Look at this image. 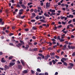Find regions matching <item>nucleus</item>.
I'll return each instance as SVG.
<instances>
[{"instance_id": "f257e3e1", "label": "nucleus", "mask_w": 75, "mask_h": 75, "mask_svg": "<svg viewBox=\"0 0 75 75\" xmlns=\"http://www.w3.org/2000/svg\"><path fill=\"white\" fill-rule=\"evenodd\" d=\"M5 69L4 70L5 71H7V69H9V67L7 65H5L4 66Z\"/></svg>"}, {"instance_id": "f03ea898", "label": "nucleus", "mask_w": 75, "mask_h": 75, "mask_svg": "<svg viewBox=\"0 0 75 75\" xmlns=\"http://www.w3.org/2000/svg\"><path fill=\"white\" fill-rule=\"evenodd\" d=\"M62 62H63L64 65H65V66H67L68 65V64H67V62H65L64 61H62Z\"/></svg>"}, {"instance_id": "7ed1b4c3", "label": "nucleus", "mask_w": 75, "mask_h": 75, "mask_svg": "<svg viewBox=\"0 0 75 75\" xmlns=\"http://www.w3.org/2000/svg\"><path fill=\"white\" fill-rule=\"evenodd\" d=\"M23 0H19V4L20 5H23Z\"/></svg>"}, {"instance_id": "20e7f679", "label": "nucleus", "mask_w": 75, "mask_h": 75, "mask_svg": "<svg viewBox=\"0 0 75 75\" xmlns=\"http://www.w3.org/2000/svg\"><path fill=\"white\" fill-rule=\"evenodd\" d=\"M21 45H22V44L21 43H19L18 44H17L16 45V46L18 47V48H19V47H20L21 46Z\"/></svg>"}, {"instance_id": "39448f33", "label": "nucleus", "mask_w": 75, "mask_h": 75, "mask_svg": "<svg viewBox=\"0 0 75 75\" xmlns=\"http://www.w3.org/2000/svg\"><path fill=\"white\" fill-rule=\"evenodd\" d=\"M4 58H2L1 59V62H3L4 63V62H6V61L5 60H4Z\"/></svg>"}, {"instance_id": "423d86ee", "label": "nucleus", "mask_w": 75, "mask_h": 75, "mask_svg": "<svg viewBox=\"0 0 75 75\" xmlns=\"http://www.w3.org/2000/svg\"><path fill=\"white\" fill-rule=\"evenodd\" d=\"M40 21H41L42 22H43V23H47V21H45V20H44L43 19H41L40 20Z\"/></svg>"}, {"instance_id": "0eeeda50", "label": "nucleus", "mask_w": 75, "mask_h": 75, "mask_svg": "<svg viewBox=\"0 0 75 75\" xmlns=\"http://www.w3.org/2000/svg\"><path fill=\"white\" fill-rule=\"evenodd\" d=\"M21 6L22 7V8H23V9H25V8H26V6H24V4L21 5Z\"/></svg>"}, {"instance_id": "6e6552de", "label": "nucleus", "mask_w": 75, "mask_h": 75, "mask_svg": "<svg viewBox=\"0 0 75 75\" xmlns=\"http://www.w3.org/2000/svg\"><path fill=\"white\" fill-rule=\"evenodd\" d=\"M66 60H67V59H66V58H62V59H61V62H62V61H66Z\"/></svg>"}, {"instance_id": "1a4fd4ad", "label": "nucleus", "mask_w": 75, "mask_h": 75, "mask_svg": "<svg viewBox=\"0 0 75 75\" xmlns=\"http://www.w3.org/2000/svg\"><path fill=\"white\" fill-rule=\"evenodd\" d=\"M15 64V63L11 62L10 63V65H11V66H13V65H14Z\"/></svg>"}, {"instance_id": "9d476101", "label": "nucleus", "mask_w": 75, "mask_h": 75, "mask_svg": "<svg viewBox=\"0 0 75 75\" xmlns=\"http://www.w3.org/2000/svg\"><path fill=\"white\" fill-rule=\"evenodd\" d=\"M18 68L20 69H22V66L21 65H18Z\"/></svg>"}, {"instance_id": "9b49d317", "label": "nucleus", "mask_w": 75, "mask_h": 75, "mask_svg": "<svg viewBox=\"0 0 75 75\" xmlns=\"http://www.w3.org/2000/svg\"><path fill=\"white\" fill-rule=\"evenodd\" d=\"M69 64L71 67H74V64H73V63H69Z\"/></svg>"}, {"instance_id": "f8f14e48", "label": "nucleus", "mask_w": 75, "mask_h": 75, "mask_svg": "<svg viewBox=\"0 0 75 75\" xmlns=\"http://www.w3.org/2000/svg\"><path fill=\"white\" fill-rule=\"evenodd\" d=\"M23 74H27V73H28V71L27 70H25L23 71Z\"/></svg>"}, {"instance_id": "ddd939ff", "label": "nucleus", "mask_w": 75, "mask_h": 75, "mask_svg": "<svg viewBox=\"0 0 75 75\" xmlns=\"http://www.w3.org/2000/svg\"><path fill=\"white\" fill-rule=\"evenodd\" d=\"M44 16H45L46 17H50V15L48 14H46V13H45L44 14Z\"/></svg>"}, {"instance_id": "4468645a", "label": "nucleus", "mask_w": 75, "mask_h": 75, "mask_svg": "<svg viewBox=\"0 0 75 75\" xmlns=\"http://www.w3.org/2000/svg\"><path fill=\"white\" fill-rule=\"evenodd\" d=\"M69 18H74V16L72 15H69Z\"/></svg>"}, {"instance_id": "2eb2a0df", "label": "nucleus", "mask_w": 75, "mask_h": 75, "mask_svg": "<svg viewBox=\"0 0 75 75\" xmlns=\"http://www.w3.org/2000/svg\"><path fill=\"white\" fill-rule=\"evenodd\" d=\"M75 48V46H71V49L72 50H74Z\"/></svg>"}, {"instance_id": "dca6fc26", "label": "nucleus", "mask_w": 75, "mask_h": 75, "mask_svg": "<svg viewBox=\"0 0 75 75\" xmlns=\"http://www.w3.org/2000/svg\"><path fill=\"white\" fill-rule=\"evenodd\" d=\"M21 62L23 65H24V62H23V60L22 59L21 60Z\"/></svg>"}, {"instance_id": "f3484780", "label": "nucleus", "mask_w": 75, "mask_h": 75, "mask_svg": "<svg viewBox=\"0 0 75 75\" xmlns=\"http://www.w3.org/2000/svg\"><path fill=\"white\" fill-rule=\"evenodd\" d=\"M32 15L33 16V17H35L36 16L35 14L34 13H32Z\"/></svg>"}, {"instance_id": "a211bd4d", "label": "nucleus", "mask_w": 75, "mask_h": 75, "mask_svg": "<svg viewBox=\"0 0 75 75\" xmlns=\"http://www.w3.org/2000/svg\"><path fill=\"white\" fill-rule=\"evenodd\" d=\"M32 29H33V30H37V28L35 27V26H33V27Z\"/></svg>"}, {"instance_id": "6ab92c4d", "label": "nucleus", "mask_w": 75, "mask_h": 75, "mask_svg": "<svg viewBox=\"0 0 75 75\" xmlns=\"http://www.w3.org/2000/svg\"><path fill=\"white\" fill-rule=\"evenodd\" d=\"M52 62H53V64L54 65V64H55L56 63V62H55L54 60H52Z\"/></svg>"}, {"instance_id": "aec40b11", "label": "nucleus", "mask_w": 75, "mask_h": 75, "mask_svg": "<svg viewBox=\"0 0 75 75\" xmlns=\"http://www.w3.org/2000/svg\"><path fill=\"white\" fill-rule=\"evenodd\" d=\"M50 55L51 56H54V55H55V53L53 52V53H51L50 54Z\"/></svg>"}, {"instance_id": "412c9836", "label": "nucleus", "mask_w": 75, "mask_h": 75, "mask_svg": "<svg viewBox=\"0 0 75 75\" xmlns=\"http://www.w3.org/2000/svg\"><path fill=\"white\" fill-rule=\"evenodd\" d=\"M28 45H32L33 43H31V42H28Z\"/></svg>"}, {"instance_id": "4be33fe9", "label": "nucleus", "mask_w": 75, "mask_h": 75, "mask_svg": "<svg viewBox=\"0 0 75 75\" xmlns=\"http://www.w3.org/2000/svg\"><path fill=\"white\" fill-rule=\"evenodd\" d=\"M13 58V56H10L8 57V59H9V60H10L11 59Z\"/></svg>"}, {"instance_id": "5701e85b", "label": "nucleus", "mask_w": 75, "mask_h": 75, "mask_svg": "<svg viewBox=\"0 0 75 75\" xmlns=\"http://www.w3.org/2000/svg\"><path fill=\"white\" fill-rule=\"evenodd\" d=\"M37 71L38 72H41V70L40 69L38 68L37 69Z\"/></svg>"}, {"instance_id": "b1692460", "label": "nucleus", "mask_w": 75, "mask_h": 75, "mask_svg": "<svg viewBox=\"0 0 75 75\" xmlns=\"http://www.w3.org/2000/svg\"><path fill=\"white\" fill-rule=\"evenodd\" d=\"M25 15H24L23 16H21L20 18H21V19H23V18H25Z\"/></svg>"}, {"instance_id": "393cba45", "label": "nucleus", "mask_w": 75, "mask_h": 75, "mask_svg": "<svg viewBox=\"0 0 75 75\" xmlns=\"http://www.w3.org/2000/svg\"><path fill=\"white\" fill-rule=\"evenodd\" d=\"M34 11L35 13H37L38 11H37V10L36 9V8L35 9L33 10Z\"/></svg>"}, {"instance_id": "a878e982", "label": "nucleus", "mask_w": 75, "mask_h": 75, "mask_svg": "<svg viewBox=\"0 0 75 75\" xmlns=\"http://www.w3.org/2000/svg\"><path fill=\"white\" fill-rule=\"evenodd\" d=\"M38 59H40V60H41L42 59V58L41 57H38Z\"/></svg>"}, {"instance_id": "bb28decb", "label": "nucleus", "mask_w": 75, "mask_h": 75, "mask_svg": "<svg viewBox=\"0 0 75 75\" xmlns=\"http://www.w3.org/2000/svg\"><path fill=\"white\" fill-rule=\"evenodd\" d=\"M20 42L21 43H22V45H24V43L22 40H20Z\"/></svg>"}, {"instance_id": "cd10ccee", "label": "nucleus", "mask_w": 75, "mask_h": 75, "mask_svg": "<svg viewBox=\"0 0 75 75\" xmlns=\"http://www.w3.org/2000/svg\"><path fill=\"white\" fill-rule=\"evenodd\" d=\"M60 18H61V19L62 20L63 19H64V18H65V16H63V17H62V16H61V17H60Z\"/></svg>"}, {"instance_id": "c85d7f7f", "label": "nucleus", "mask_w": 75, "mask_h": 75, "mask_svg": "<svg viewBox=\"0 0 75 75\" xmlns=\"http://www.w3.org/2000/svg\"><path fill=\"white\" fill-rule=\"evenodd\" d=\"M38 49L37 48H35L34 49H33V51H37V50H38Z\"/></svg>"}, {"instance_id": "c756f323", "label": "nucleus", "mask_w": 75, "mask_h": 75, "mask_svg": "<svg viewBox=\"0 0 75 75\" xmlns=\"http://www.w3.org/2000/svg\"><path fill=\"white\" fill-rule=\"evenodd\" d=\"M48 50H52V48L50 47L48 48Z\"/></svg>"}, {"instance_id": "7c9ffc66", "label": "nucleus", "mask_w": 75, "mask_h": 75, "mask_svg": "<svg viewBox=\"0 0 75 75\" xmlns=\"http://www.w3.org/2000/svg\"><path fill=\"white\" fill-rule=\"evenodd\" d=\"M37 20H39V16H36L35 18Z\"/></svg>"}, {"instance_id": "2f4dec72", "label": "nucleus", "mask_w": 75, "mask_h": 75, "mask_svg": "<svg viewBox=\"0 0 75 75\" xmlns=\"http://www.w3.org/2000/svg\"><path fill=\"white\" fill-rule=\"evenodd\" d=\"M55 57H56V58H57V59H59V57L57 55H56L55 56Z\"/></svg>"}, {"instance_id": "473e14b6", "label": "nucleus", "mask_w": 75, "mask_h": 75, "mask_svg": "<svg viewBox=\"0 0 75 75\" xmlns=\"http://www.w3.org/2000/svg\"><path fill=\"white\" fill-rule=\"evenodd\" d=\"M29 50L30 51H34V49H33V50H32L30 48L29 49Z\"/></svg>"}, {"instance_id": "72a5a7b5", "label": "nucleus", "mask_w": 75, "mask_h": 75, "mask_svg": "<svg viewBox=\"0 0 75 75\" xmlns=\"http://www.w3.org/2000/svg\"><path fill=\"white\" fill-rule=\"evenodd\" d=\"M49 5V4L47 2L46 3V7H48Z\"/></svg>"}, {"instance_id": "f704fd0d", "label": "nucleus", "mask_w": 75, "mask_h": 75, "mask_svg": "<svg viewBox=\"0 0 75 75\" xmlns=\"http://www.w3.org/2000/svg\"><path fill=\"white\" fill-rule=\"evenodd\" d=\"M72 55L73 57H74V56H75V52L73 53L72 54Z\"/></svg>"}, {"instance_id": "c9c22d12", "label": "nucleus", "mask_w": 75, "mask_h": 75, "mask_svg": "<svg viewBox=\"0 0 75 75\" xmlns=\"http://www.w3.org/2000/svg\"><path fill=\"white\" fill-rule=\"evenodd\" d=\"M48 58L47 57V56H45L44 59H45L47 60V59H48Z\"/></svg>"}, {"instance_id": "e433bc0d", "label": "nucleus", "mask_w": 75, "mask_h": 75, "mask_svg": "<svg viewBox=\"0 0 75 75\" xmlns=\"http://www.w3.org/2000/svg\"><path fill=\"white\" fill-rule=\"evenodd\" d=\"M9 45H11V46H14V45H13V44L12 43H11L9 44Z\"/></svg>"}, {"instance_id": "4c0bfd02", "label": "nucleus", "mask_w": 75, "mask_h": 75, "mask_svg": "<svg viewBox=\"0 0 75 75\" xmlns=\"http://www.w3.org/2000/svg\"><path fill=\"white\" fill-rule=\"evenodd\" d=\"M16 7H19V8H20V7H21V6L19 5V4H18L17 5Z\"/></svg>"}, {"instance_id": "58836bf2", "label": "nucleus", "mask_w": 75, "mask_h": 75, "mask_svg": "<svg viewBox=\"0 0 75 75\" xmlns=\"http://www.w3.org/2000/svg\"><path fill=\"white\" fill-rule=\"evenodd\" d=\"M49 64L50 65H52V61H51L49 62Z\"/></svg>"}, {"instance_id": "ea45409f", "label": "nucleus", "mask_w": 75, "mask_h": 75, "mask_svg": "<svg viewBox=\"0 0 75 75\" xmlns=\"http://www.w3.org/2000/svg\"><path fill=\"white\" fill-rule=\"evenodd\" d=\"M32 4L33 3H32V2H30L28 3V6H29L31 4Z\"/></svg>"}, {"instance_id": "a19ab883", "label": "nucleus", "mask_w": 75, "mask_h": 75, "mask_svg": "<svg viewBox=\"0 0 75 75\" xmlns=\"http://www.w3.org/2000/svg\"><path fill=\"white\" fill-rule=\"evenodd\" d=\"M31 72H32V74H34V71L33 70H31Z\"/></svg>"}, {"instance_id": "79ce46f5", "label": "nucleus", "mask_w": 75, "mask_h": 75, "mask_svg": "<svg viewBox=\"0 0 75 75\" xmlns=\"http://www.w3.org/2000/svg\"><path fill=\"white\" fill-rule=\"evenodd\" d=\"M22 11H24V9H21L19 11L20 12H22Z\"/></svg>"}, {"instance_id": "37998d69", "label": "nucleus", "mask_w": 75, "mask_h": 75, "mask_svg": "<svg viewBox=\"0 0 75 75\" xmlns=\"http://www.w3.org/2000/svg\"><path fill=\"white\" fill-rule=\"evenodd\" d=\"M57 29V27L56 26H55L54 27V30H56Z\"/></svg>"}, {"instance_id": "c03bdc74", "label": "nucleus", "mask_w": 75, "mask_h": 75, "mask_svg": "<svg viewBox=\"0 0 75 75\" xmlns=\"http://www.w3.org/2000/svg\"><path fill=\"white\" fill-rule=\"evenodd\" d=\"M31 22H35V20L33 19V20H31Z\"/></svg>"}, {"instance_id": "a18cd8bd", "label": "nucleus", "mask_w": 75, "mask_h": 75, "mask_svg": "<svg viewBox=\"0 0 75 75\" xmlns=\"http://www.w3.org/2000/svg\"><path fill=\"white\" fill-rule=\"evenodd\" d=\"M52 45V42H50V43L49 45V46H51V45Z\"/></svg>"}, {"instance_id": "49530a36", "label": "nucleus", "mask_w": 75, "mask_h": 75, "mask_svg": "<svg viewBox=\"0 0 75 75\" xmlns=\"http://www.w3.org/2000/svg\"><path fill=\"white\" fill-rule=\"evenodd\" d=\"M68 47L69 49H71V46H70V45H68Z\"/></svg>"}, {"instance_id": "de8ad7c7", "label": "nucleus", "mask_w": 75, "mask_h": 75, "mask_svg": "<svg viewBox=\"0 0 75 75\" xmlns=\"http://www.w3.org/2000/svg\"><path fill=\"white\" fill-rule=\"evenodd\" d=\"M28 49V48L27 47H25V50H26V51H27V50Z\"/></svg>"}, {"instance_id": "09e8293b", "label": "nucleus", "mask_w": 75, "mask_h": 75, "mask_svg": "<svg viewBox=\"0 0 75 75\" xmlns=\"http://www.w3.org/2000/svg\"><path fill=\"white\" fill-rule=\"evenodd\" d=\"M41 57H42V58L43 59H44V58H45V57L44 56V55H42V56H41Z\"/></svg>"}, {"instance_id": "8fccbe9b", "label": "nucleus", "mask_w": 75, "mask_h": 75, "mask_svg": "<svg viewBox=\"0 0 75 75\" xmlns=\"http://www.w3.org/2000/svg\"><path fill=\"white\" fill-rule=\"evenodd\" d=\"M61 27H62V25H60L57 26V28H61Z\"/></svg>"}, {"instance_id": "3c124183", "label": "nucleus", "mask_w": 75, "mask_h": 75, "mask_svg": "<svg viewBox=\"0 0 75 75\" xmlns=\"http://www.w3.org/2000/svg\"><path fill=\"white\" fill-rule=\"evenodd\" d=\"M61 51V50H60L59 49L57 51V53H59V52Z\"/></svg>"}, {"instance_id": "603ef678", "label": "nucleus", "mask_w": 75, "mask_h": 75, "mask_svg": "<svg viewBox=\"0 0 75 75\" xmlns=\"http://www.w3.org/2000/svg\"><path fill=\"white\" fill-rule=\"evenodd\" d=\"M37 44H38L37 42H35L34 43V45H37Z\"/></svg>"}, {"instance_id": "864d4df0", "label": "nucleus", "mask_w": 75, "mask_h": 75, "mask_svg": "<svg viewBox=\"0 0 75 75\" xmlns=\"http://www.w3.org/2000/svg\"><path fill=\"white\" fill-rule=\"evenodd\" d=\"M72 67H71V66H69L68 67V69H72Z\"/></svg>"}, {"instance_id": "5fc2aeb1", "label": "nucleus", "mask_w": 75, "mask_h": 75, "mask_svg": "<svg viewBox=\"0 0 75 75\" xmlns=\"http://www.w3.org/2000/svg\"><path fill=\"white\" fill-rule=\"evenodd\" d=\"M54 12H55V10H52V13H54Z\"/></svg>"}, {"instance_id": "6e6d98bb", "label": "nucleus", "mask_w": 75, "mask_h": 75, "mask_svg": "<svg viewBox=\"0 0 75 75\" xmlns=\"http://www.w3.org/2000/svg\"><path fill=\"white\" fill-rule=\"evenodd\" d=\"M2 21H3L2 20V19L0 18V23H2Z\"/></svg>"}, {"instance_id": "4d7b16f0", "label": "nucleus", "mask_w": 75, "mask_h": 75, "mask_svg": "<svg viewBox=\"0 0 75 75\" xmlns=\"http://www.w3.org/2000/svg\"><path fill=\"white\" fill-rule=\"evenodd\" d=\"M46 57H47L48 58H50V55L48 54H47Z\"/></svg>"}, {"instance_id": "13d9d810", "label": "nucleus", "mask_w": 75, "mask_h": 75, "mask_svg": "<svg viewBox=\"0 0 75 75\" xmlns=\"http://www.w3.org/2000/svg\"><path fill=\"white\" fill-rule=\"evenodd\" d=\"M65 44H66L68 45V42L67 41H66L65 42Z\"/></svg>"}, {"instance_id": "bf43d9fd", "label": "nucleus", "mask_w": 75, "mask_h": 75, "mask_svg": "<svg viewBox=\"0 0 75 75\" xmlns=\"http://www.w3.org/2000/svg\"><path fill=\"white\" fill-rule=\"evenodd\" d=\"M65 41V40L64 39H61L60 40V42H63V41Z\"/></svg>"}, {"instance_id": "052dcab7", "label": "nucleus", "mask_w": 75, "mask_h": 75, "mask_svg": "<svg viewBox=\"0 0 75 75\" xmlns=\"http://www.w3.org/2000/svg\"><path fill=\"white\" fill-rule=\"evenodd\" d=\"M13 33H10L9 35V36H11V35H13Z\"/></svg>"}, {"instance_id": "680f3d73", "label": "nucleus", "mask_w": 75, "mask_h": 75, "mask_svg": "<svg viewBox=\"0 0 75 75\" xmlns=\"http://www.w3.org/2000/svg\"><path fill=\"white\" fill-rule=\"evenodd\" d=\"M71 21H72V20H71L70 21H69L68 22V24H70V23H71Z\"/></svg>"}, {"instance_id": "e2e57ef3", "label": "nucleus", "mask_w": 75, "mask_h": 75, "mask_svg": "<svg viewBox=\"0 0 75 75\" xmlns=\"http://www.w3.org/2000/svg\"><path fill=\"white\" fill-rule=\"evenodd\" d=\"M19 14L20 15H21V14H23V13L21 12H20L19 13Z\"/></svg>"}, {"instance_id": "0e129e2a", "label": "nucleus", "mask_w": 75, "mask_h": 75, "mask_svg": "<svg viewBox=\"0 0 75 75\" xmlns=\"http://www.w3.org/2000/svg\"><path fill=\"white\" fill-rule=\"evenodd\" d=\"M52 41L54 42V41H55V40L54 39H52Z\"/></svg>"}, {"instance_id": "69168bd1", "label": "nucleus", "mask_w": 75, "mask_h": 75, "mask_svg": "<svg viewBox=\"0 0 75 75\" xmlns=\"http://www.w3.org/2000/svg\"><path fill=\"white\" fill-rule=\"evenodd\" d=\"M57 64H62V63L61 62H58Z\"/></svg>"}, {"instance_id": "338daca9", "label": "nucleus", "mask_w": 75, "mask_h": 75, "mask_svg": "<svg viewBox=\"0 0 75 75\" xmlns=\"http://www.w3.org/2000/svg\"><path fill=\"white\" fill-rule=\"evenodd\" d=\"M39 75H44V73H40Z\"/></svg>"}, {"instance_id": "774afa93", "label": "nucleus", "mask_w": 75, "mask_h": 75, "mask_svg": "<svg viewBox=\"0 0 75 75\" xmlns=\"http://www.w3.org/2000/svg\"><path fill=\"white\" fill-rule=\"evenodd\" d=\"M66 47H63L62 49L63 50V51H64V50H65L66 49Z\"/></svg>"}]
</instances>
